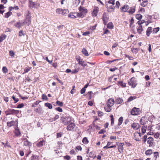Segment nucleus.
I'll list each match as a JSON object with an SVG mask.
<instances>
[{
  "instance_id": "obj_41",
  "label": "nucleus",
  "mask_w": 160,
  "mask_h": 160,
  "mask_svg": "<svg viewBox=\"0 0 160 160\" xmlns=\"http://www.w3.org/2000/svg\"><path fill=\"white\" fill-rule=\"evenodd\" d=\"M110 118L111 119V125L113 126L114 123V118H113V116L111 115L110 116Z\"/></svg>"
},
{
  "instance_id": "obj_16",
  "label": "nucleus",
  "mask_w": 160,
  "mask_h": 160,
  "mask_svg": "<svg viewBox=\"0 0 160 160\" xmlns=\"http://www.w3.org/2000/svg\"><path fill=\"white\" fill-rule=\"evenodd\" d=\"M152 32V27H149L146 31V35L147 36L149 37L150 36V33Z\"/></svg>"
},
{
  "instance_id": "obj_36",
  "label": "nucleus",
  "mask_w": 160,
  "mask_h": 160,
  "mask_svg": "<svg viewBox=\"0 0 160 160\" xmlns=\"http://www.w3.org/2000/svg\"><path fill=\"white\" fill-rule=\"evenodd\" d=\"M12 14V12H8L5 14L4 17L5 18H8Z\"/></svg>"
},
{
  "instance_id": "obj_64",
  "label": "nucleus",
  "mask_w": 160,
  "mask_h": 160,
  "mask_svg": "<svg viewBox=\"0 0 160 160\" xmlns=\"http://www.w3.org/2000/svg\"><path fill=\"white\" fill-rule=\"evenodd\" d=\"M90 33V32L89 31H87L86 32H84L83 34L82 35L83 36H87L88 34H89Z\"/></svg>"
},
{
  "instance_id": "obj_42",
  "label": "nucleus",
  "mask_w": 160,
  "mask_h": 160,
  "mask_svg": "<svg viewBox=\"0 0 160 160\" xmlns=\"http://www.w3.org/2000/svg\"><path fill=\"white\" fill-rule=\"evenodd\" d=\"M82 142L83 143H84L85 144H87L88 142V139L86 137H84L82 140Z\"/></svg>"
},
{
  "instance_id": "obj_46",
  "label": "nucleus",
  "mask_w": 160,
  "mask_h": 160,
  "mask_svg": "<svg viewBox=\"0 0 160 160\" xmlns=\"http://www.w3.org/2000/svg\"><path fill=\"white\" fill-rule=\"evenodd\" d=\"M159 27L154 28L153 29V30H152L153 33H157L159 31Z\"/></svg>"
},
{
  "instance_id": "obj_32",
  "label": "nucleus",
  "mask_w": 160,
  "mask_h": 160,
  "mask_svg": "<svg viewBox=\"0 0 160 160\" xmlns=\"http://www.w3.org/2000/svg\"><path fill=\"white\" fill-rule=\"evenodd\" d=\"M7 35L5 34H2L0 36V42H2L6 38Z\"/></svg>"
},
{
  "instance_id": "obj_54",
  "label": "nucleus",
  "mask_w": 160,
  "mask_h": 160,
  "mask_svg": "<svg viewBox=\"0 0 160 160\" xmlns=\"http://www.w3.org/2000/svg\"><path fill=\"white\" fill-rule=\"evenodd\" d=\"M55 110L60 112H62L63 111L62 109L60 107L56 108Z\"/></svg>"
},
{
  "instance_id": "obj_8",
  "label": "nucleus",
  "mask_w": 160,
  "mask_h": 160,
  "mask_svg": "<svg viewBox=\"0 0 160 160\" xmlns=\"http://www.w3.org/2000/svg\"><path fill=\"white\" fill-rule=\"evenodd\" d=\"M8 114H17L19 113L18 110H15L14 109H9L7 111Z\"/></svg>"
},
{
  "instance_id": "obj_27",
  "label": "nucleus",
  "mask_w": 160,
  "mask_h": 160,
  "mask_svg": "<svg viewBox=\"0 0 160 160\" xmlns=\"http://www.w3.org/2000/svg\"><path fill=\"white\" fill-rule=\"evenodd\" d=\"M112 107H110L107 105L105 107L104 109L105 111L108 112H110L112 109Z\"/></svg>"
},
{
  "instance_id": "obj_63",
  "label": "nucleus",
  "mask_w": 160,
  "mask_h": 160,
  "mask_svg": "<svg viewBox=\"0 0 160 160\" xmlns=\"http://www.w3.org/2000/svg\"><path fill=\"white\" fill-rule=\"evenodd\" d=\"M108 3L112 5H114L115 4V1L114 0H110L108 1Z\"/></svg>"
},
{
  "instance_id": "obj_28",
  "label": "nucleus",
  "mask_w": 160,
  "mask_h": 160,
  "mask_svg": "<svg viewBox=\"0 0 160 160\" xmlns=\"http://www.w3.org/2000/svg\"><path fill=\"white\" fill-rule=\"evenodd\" d=\"M24 145L26 146H29L31 145V143L28 140H26L24 142Z\"/></svg>"
},
{
  "instance_id": "obj_57",
  "label": "nucleus",
  "mask_w": 160,
  "mask_h": 160,
  "mask_svg": "<svg viewBox=\"0 0 160 160\" xmlns=\"http://www.w3.org/2000/svg\"><path fill=\"white\" fill-rule=\"evenodd\" d=\"M42 98L44 100H47L48 98L46 95L43 94L42 96Z\"/></svg>"
},
{
  "instance_id": "obj_24",
  "label": "nucleus",
  "mask_w": 160,
  "mask_h": 160,
  "mask_svg": "<svg viewBox=\"0 0 160 160\" xmlns=\"http://www.w3.org/2000/svg\"><path fill=\"white\" fill-rule=\"evenodd\" d=\"M147 121H145V118L144 117H142L140 120V124L142 125L145 124Z\"/></svg>"
},
{
  "instance_id": "obj_61",
  "label": "nucleus",
  "mask_w": 160,
  "mask_h": 160,
  "mask_svg": "<svg viewBox=\"0 0 160 160\" xmlns=\"http://www.w3.org/2000/svg\"><path fill=\"white\" fill-rule=\"evenodd\" d=\"M12 98L15 102L14 103H16L17 102H18L19 100L18 98H15V97L14 96L12 97Z\"/></svg>"
},
{
  "instance_id": "obj_4",
  "label": "nucleus",
  "mask_w": 160,
  "mask_h": 160,
  "mask_svg": "<svg viewBox=\"0 0 160 160\" xmlns=\"http://www.w3.org/2000/svg\"><path fill=\"white\" fill-rule=\"evenodd\" d=\"M31 22V16L30 13L28 12V14L27 15L24 22H23L24 23V25L25 24H27L28 26H29Z\"/></svg>"
},
{
  "instance_id": "obj_7",
  "label": "nucleus",
  "mask_w": 160,
  "mask_h": 160,
  "mask_svg": "<svg viewBox=\"0 0 160 160\" xmlns=\"http://www.w3.org/2000/svg\"><path fill=\"white\" fill-rule=\"evenodd\" d=\"M134 138L137 141H140L141 139V136L140 132H136L134 133Z\"/></svg>"
},
{
  "instance_id": "obj_40",
  "label": "nucleus",
  "mask_w": 160,
  "mask_h": 160,
  "mask_svg": "<svg viewBox=\"0 0 160 160\" xmlns=\"http://www.w3.org/2000/svg\"><path fill=\"white\" fill-rule=\"evenodd\" d=\"M14 124V122L12 121L10 122H7V125L9 127H11Z\"/></svg>"
},
{
  "instance_id": "obj_33",
  "label": "nucleus",
  "mask_w": 160,
  "mask_h": 160,
  "mask_svg": "<svg viewBox=\"0 0 160 160\" xmlns=\"http://www.w3.org/2000/svg\"><path fill=\"white\" fill-rule=\"evenodd\" d=\"M45 106L46 107H48L49 109H52V105L51 103L48 102L45 103Z\"/></svg>"
},
{
  "instance_id": "obj_34",
  "label": "nucleus",
  "mask_w": 160,
  "mask_h": 160,
  "mask_svg": "<svg viewBox=\"0 0 160 160\" xmlns=\"http://www.w3.org/2000/svg\"><path fill=\"white\" fill-rule=\"evenodd\" d=\"M135 11V8L134 7H132L128 11V12L132 14Z\"/></svg>"
},
{
  "instance_id": "obj_52",
  "label": "nucleus",
  "mask_w": 160,
  "mask_h": 160,
  "mask_svg": "<svg viewBox=\"0 0 160 160\" xmlns=\"http://www.w3.org/2000/svg\"><path fill=\"white\" fill-rule=\"evenodd\" d=\"M2 70L3 72L4 73H6L8 72V70L7 68L5 67H4L2 68Z\"/></svg>"
},
{
  "instance_id": "obj_19",
  "label": "nucleus",
  "mask_w": 160,
  "mask_h": 160,
  "mask_svg": "<svg viewBox=\"0 0 160 160\" xmlns=\"http://www.w3.org/2000/svg\"><path fill=\"white\" fill-rule=\"evenodd\" d=\"M15 130L14 132V133L15 135L17 136H18L19 135H20L21 134L18 128V127H16L15 128Z\"/></svg>"
},
{
  "instance_id": "obj_51",
  "label": "nucleus",
  "mask_w": 160,
  "mask_h": 160,
  "mask_svg": "<svg viewBox=\"0 0 160 160\" xmlns=\"http://www.w3.org/2000/svg\"><path fill=\"white\" fill-rule=\"evenodd\" d=\"M154 157L155 158V159L159 157V153L158 152H155L154 153Z\"/></svg>"
},
{
  "instance_id": "obj_18",
  "label": "nucleus",
  "mask_w": 160,
  "mask_h": 160,
  "mask_svg": "<svg viewBox=\"0 0 160 160\" xmlns=\"http://www.w3.org/2000/svg\"><path fill=\"white\" fill-rule=\"evenodd\" d=\"M129 7L127 5H125L121 8V10L122 11L126 12L129 9Z\"/></svg>"
},
{
  "instance_id": "obj_14",
  "label": "nucleus",
  "mask_w": 160,
  "mask_h": 160,
  "mask_svg": "<svg viewBox=\"0 0 160 160\" xmlns=\"http://www.w3.org/2000/svg\"><path fill=\"white\" fill-rule=\"evenodd\" d=\"M34 111L36 112V113H38L40 115L42 114L44 112V111L42 110L41 106L38 107L37 109H35Z\"/></svg>"
},
{
  "instance_id": "obj_31",
  "label": "nucleus",
  "mask_w": 160,
  "mask_h": 160,
  "mask_svg": "<svg viewBox=\"0 0 160 160\" xmlns=\"http://www.w3.org/2000/svg\"><path fill=\"white\" fill-rule=\"evenodd\" d=\"M143 31V29L142 28V26L140 25L139 27L137 28V31L139 33H141V32Z\"/></svg>"
},
{
  "instance_id": "obj_38",
  "label": "nucleus",
  "mask_w": 160,
  "mask_h": 160,
  "mask_svg": "<svg viewBox=\"0 0 160 160\" xmlns=\"http://www.w3.org/2000/svg\"><path fill=\"white\" fill-rule=\"evenodd\" d=\"M123 121V118L122 117H121L118 119V125L119 126L122 123Z\"/></svg>"
},
{
  "instance_id": "obj_12",
  "label": "nucleus",
  "mask_w": 160,
  "mask_h": 160,
  "mask_svg": "<svg viewBox=\"0 0 160 160\" xmlns=\"http://www.w3.org/2000/svg\"><path fill=\"white\" fill-rule=\"evenodd\" d=\"M124 145V144L123 143H120L118 145V150L120 153L123 152V146Z\"/></svg>"
},
{
  "instance_id": "obj_6",
  "label": "nucleus",
  "mask_w": 160,
  "mask_h": 160,
  "mask_svg": "<svg viewBox=\"0 0 160 160\" xmlns=\"http://www.w3.org/2000/svg\"><path fill=\"white\" fill-rule=\"evenodd\" d=\"M68 124V125L67 126V130L68 131H73L75 126V124L71 122L70 123Z\"/></svg>"
},
{
  "instance_id": "obj_59",
  "label": "nucleus",
  "mask_w": 160,
  "mask_h": 160,
  "mask_svg": "<svg viewBox=\"0 0 160 160\" xmlns=\"http://www.w3.org/2000/svg\"><path fill=\"white\" fill-rule=\"evenodd\" d=\"M37 155H32L31 157L32 160H35L37 159Z\"/></svg>"
},
{
  "instance_id": "obj_47",
  "label": "nucleus",
  "mask_w": 160,
  "mask_h": 160,
  "mask_svg": "<svg viewBox=\"0 0 160 160\" xmlns=\"http://www.w3.org/2000/svg\"><path fill=\"white\" fill-rule=\"evenodd\" d=\"M31 69V68L30 67H26L24 69V71L25 73H27L28 72L30 69Z\"/></svg>"
},
{
  "instance_id": "obj_48",
  "label": "nucleus",
  "mask_w": 160,
  "mask_h": 160,
  "mask_svg": "<svg viewBox=\"0 0 160 160\" xmlns=\"http://www.w3.org/2000/svg\"><path fill=\"white\" fill-rule=\"evenodd\" d=\"M148 4V2L145 1H142V2L141 4L142 6L143 7L146 6Z\"/></svg>"
},
{
  "instance_id": "obj_15",
  "label": "nucleus",
  "mask_w": 160,
  "mask_h": 160,
  "mask_svg": "<svg viewBox=\"0 0 160 160\" xmlns=\"http://www.w3.org/2000/svg\"><path fill=\"white\" fill-rule=\"evenodd\" d=\"M79 9L80 12L83 15L86 13L87 12V10L82 6H80Z\"/></svg>"
},
{
  "instance_id": "obj_50",
  "label": "nucleus",
  "mask_w": 160,
  "mask_h": 160,
  "mask_svg": "<svg viewBox=\"0 0 160 160\" xmlns=\"http://www.w3.org/2000/svg\"><path fill=\"white\" fill-rule=\"evenodd\" d=\"M92 91L88 92V93L87 94V95L88 96V98L91 99L92 98Z\"/></svg>"
},
{
  "instance_id": "obj_37",
  "label": "nucleus",
  "mask_w": 160,
  "mask_h": 160,
  "mask_svg": "<svg viewBox=\"0 0 160 160\" xmlns=\"http://www.w3.org/2000/svg\"><path fill=\"white\" fill-rule=\"evenodd\" d=\"M29 7L32 8H33L34 7L35 3L34 2H32L31 1H29Z\"/></svg>"
},
{
  "instance_id": "obj_55",
  "label": "nucleus",
  "mask_w": 160,
  "mask_h": 160,
  "mask_svg": "<svg viewBox=\"0 0 160 160\" xmlns=\"http://www.w3.org/2000/svg\"><path fill=\"white\" fill-rule=\"evenodd\" d=\"M9 54L11 57H13L15 55L14 52L12 50L9 51Z\"/></svg>"
},
{
  "instance_id": "obj_62",
  "label": "nucleus",
  "mask_w": 160,
  "mask_h": 160,
  "mask_svg": "<svg viewBox=\"0 0 160 160\" xmlns=\"http://www.w3.org/2000/svg\"><path fill=\"white\" fill-rule=\"evenodd\" d=\"M64 159L67 160H69L70 159L71 157L70 156L66 155L64 157Z\"/></svg>"
},
{
  "instance_id": "obj_3",
  "label": "nucleus",
  "mask_w": 160,
  "mask_h": 160,
  "mask_svg": "<svg viewBox=\"0 0 160 160\" xmlns=\"http://www.w3.org/2000/svg\"><path fill=\"white\" fill-rule=\"evenodd\" d=\"M128 84L132 88H134L137 85L136 79L134 77L131 78L128 82Z\"/></svg>"
},
{
  "instance_id": "obj_49",
  "label": "nucleus",
  "mask_w": 160,
  "mask_h": 160,
  "mask_svg": "<svg viewBox=\"0 0 160 160\" xmlns=\"http://www.w3.org/2000/svg\"><path fill=\"white\" fill-rule=\"evenodd\" d=\"M75 14L76 16V17H81L83 15V14L81 12L80 13H75Z\"/></svg>"
},
{
  "instance_id": "obj_5",
  "label": "nucleus",
  "mask_w": 160,
  "mask_h": 160,
  "mask_svg": "<svg viewBox=\"0 0 160 160\" xmlns=\"http://www.w3.org/2000/svg\"><path fill=\"white\" fill-rule=\"evenodd\" d=\"M67 12V10L65 9L58 8L56 10V12L58 14L65 15Z\"/></svg>"
},
{
  "instance_id": "obj_56",
  "label": "nucleus",
  "mask_w": 160,
  "mask_h": 160,
  "mask_svg": "<svg viewBox=\"0 0 160 160\" xmlns=\"http://www.w3.org/2000/svg\"><path fill=\"white\" fill-rule=\"evenodd\" d=\"M24 104L22 103H21V104H18L17 106V108H21L22 107H23L24 106Z\"/></svg>"
},
{
  "instance_id": "obj_25",
  "label": "nucleus",
  "mask_w": 160,
  "mask_h": 160,
  "mask_svg": "<svg viewBox=\"0 0 160 160\" xmlns=\"http://www.w3.org/2000/svg\"><path fill=\"white\" fill-rule=\"evenodd\" d=\"M107 28L110 29H112L113 28V25L111 22H110L107 25Z\"/></svg>"
},
{
  "instance_id": "obj_35",
  "label": "nucleus",
  "mask_w": 160,
  "mask_h": 160,
  "mask_svg": "<svg viewBox=\"0 0 160 160\" xmlns=\"http://www.w3.org/2000/svg\"><path fill=\"white\" fill-rule=\"evenodd\" d=\"M152 152V150L151 149H148L146 151L145 154L147 155H149L151 154Z\"/></svg>"
},
{
  "instance_id": "obj_22",
  "label": "nucleus",
  "mask_w": 160,
  "mask_h": 160,
  "mask_svg": "<svg viewBox=\"0 0 160 160\" xmlns=\"http://www.w3.org/2000/svg\"><path fill=\"white\" fill-rule=\"evenodd\" d=\"M82 52L86 56H88L89 55L88 51L85 48H84L82 49Z\"/></svg>"
},
{
  "instance_id": "obj_53",
  "label": "nucleus",
  "mask_w": 160,
  "mask_h": 160,
  "mask_svg": "<svg viewBox=\"0 0 160 160\" xmlns=\"http://www.w3.org/2000/svg\"><path fill=\"white\" fill-rule=\"evenodd\" d=\"M41 101H36L32 105V107H34L35 105H38Z\"/></svg>"
},
{
  "instance_id": "obj_45",
  "label": "nucleus",
  "mask_w": 160,
  "mask_h": 160,
  "mask_svg": "<svg viewBox=\"0 0 160 160\" xmlns=\"http://www.w3.org/2000/svg\"><path fill=\"white\" fill-rule=\"evenodd\" d=\"M136 18L138 20H140L142 18V16L140 14H138L136 15Z\"/></svg>"
},
{
  "instance_id": "obj_60",
  "label": "nucleus",
  "mask_w": 160,
  "mask_h": 160,
  "mask_svg": "<svg viewBox=\"0 0 160 160\" xmlns=\"http://www.w3.org/2000/svg\"><path fill=\"white\" fill-rule=\"evenodd\" d=\"M120 5V4L119 1H117L116 2V6L115 7L118 8H119V6Z\"/></svg>"
},
{
  "instance_id": "obj_11",
  "label": "nucleus",
  "mask_w": 160,
  "mask_h": 160,
  "mask_svg": "<svg viewBox=\"0 0 160 160\" xmlns=\"http://www.w3.org/2000/svg\"><path fill=\"white\" fill-rule=\"evenodd\" d=\"M114 102L113 99L110 98L107 101V105L110 107H112L113 105Z\"/></svg>"
},
{
  "instance_id": "obj_20",
  "label": "nucleus",
  "mask_w": 160,
  "mask_h": 160,
  "mask_svg": "<svg viewBox=\"0 0 160 160\" xmlns=\"http://www.w3.org/2000/svg\"><path fill=\"white\" fill-rule=\"evenodd\" d=\"M24 25V23H21L19 21L17 22L15 24H14V26L18 28H19L21 26Z\"/></svg>"
},
{
  "instance_id": "obj_58",
  "label": "nucleus",
  "mask_w": 160,
  "mask_h": 160,
  "mask_svg": "<svg viewBox=\"0 0 160 160\" xmlns=\"http://www.w3.org/2000/svg\"><path fill=\"white\" fill-rule=\"evenodd\" d=\"M78 71H79L78 69H75L71 71V72L72 73H77L78 72Z\"/></svg>"
},
{
  "instance_id": "obj_44",
  "label": "nucleus",
  "mask_w": 160,
  "mask_h": 160,
  "mask_svg": "<svg viewBox=\"0 0 160 160\" xmlns=\"http://www.w3.org/2000/svg\"><path fill=\"white\" fill-rule=\"evenodd\" d=\"M56 104L58 105V106L62 107L63 106V103L62 102H61L60 101H57L56 103Z\"/></svg>"
},
{
  "instance_id": "obj_1",
  "label": "nucleus",
  "mask_w": 160,
  "mask_h": 160,
  "mask_svg": "<svg viewBox=\"0 0 160 160\" xmlns=\"http://www.w3.org/2000/svg\"><path fill=\"white\" fill-rule=\"evenodd\" d=\"M61 120L62 123L64 125H67L69 124L72 121L71 118L69 117H62Z\"/></svg>"
},
{
  "instance_id": "obj_23",
  "label": "nucleus",
  "mask_w": 160,
  "mask_h": 160,
  "mask_svg": "<svg viewBox=\"0 0 160 160\" xmlns=\"http://www.w3.org/2000/svg\"><path fill=\"white\" fill-rule=\"evenodd\" d=\"M45 144V141L44 140L40 141L37 144V146L38 147H41Z\"/></svg>"
},
{
  "instance_id": "obj_13",
  "label": "nucleus",
  "mask_w": 160,
  "mask_h": 160,
  "mask_svg": "<svg viewBox=\"0 0 160 160\" xmlns=\"http://www.w3.org/2000/svg\"><path fill=\"white\" fill-rule=\"evenodd\" d=\"M153 138L151 137H150L147 138V142L149 144V147H152V146L153 144Z\"/></svg>"
},
{
  "instance_id": "obj_26",
  "label": "nucleus",
  "mask_w": 160,
  "mask_h": 160,
  "mask_svg": "<svg viewBox=\"0 0 160 160\" xmlns=\"http://www.w3.org/2000/svg\"><path fill=\"white\" fill-rule=\"evenodd\" d=\"M123 102L122 99L120 98H118L116 100V102L117 104H119L122 103Z\"/></svg>"
},
{
  "instance_id": "obj_39",
  "label": "nucleus",
  "mask_w": 160,
  "mask_h": 160,
  "mask_svg": "<svg viewBox=\"0 0 160 160\" xmlns=\"http://www.w3.org/2000/svg\"><path fill=\"white\" fill-rule=\"evenodd\" d=\"M26 34L24 33L22 30L20 31L19 32V37H21L22 36L24 37L25 36Z\"/></svg>"
},
{
  "instance_id": "obj_43",
  "label": "nucleus",
  "mask_w": 160,
  "mask_h": 160,
  "mask_svg": "<svg viewBox=\"0 0 160 160\" xmlns=\"http://www.w3.org/2000/svg\"><path fill=\"white\" fill-rule=\"evenodd\" d=\"M136 98L135 96H131L128 100V102H130Z\"/></svg>"
},
{
  "instance_id": "obj_21",
  "label": "nucleus",
  "mask_w": 160,
  "mask_h": 160,
  "mask_svg": "<svg viewBox=\"0 0 160 160\" xmlns=\"http://www.w3.org/2000/svg\"><path fill=\"white\" fill-rule=\"evenodd\" d=\"M77 61L78 62V64H79L81 65L83 67H85L87 66V63H86L84 61H81L80 59H79Z\"/></svg>"
},
{
  "instance_id": "obj_9",
  "label": "nucleus",
  "mask_w": 160,
  "mask_h": 160,
  "mask_svg": "<svg viewBox=\"0 0 160 160\" xmlns=\"http://www.w3.org/2000/svg\"><path fill=\"white\" fill-rule=\"evenodd\" d=\"M104 24L106 25L108 21L109 18L105 13H104L102 17Z\"/></svg>"
},
{
  "instance_id": "obj_10",
  "label": "nucleus",
  "mask_w": 160,
  "mask_h": 160,
  "mask_svg": "<svg viewBox=\"0 0 160 160\" xmlns=\"http://www.w3.org/2000/svg\"><path fill=\"white\" fill-rule=\"evenodd\" d=\"M132 128L135 130H137L139 129L140 128L139 124L136 122H134L132 124L131 126Z\"/></svg>"
},
{
  "instance_id": "obj_29",
  "label": "nucleus",
  "mask_w": 160,
  "mask_h": 160,
  "mask_svg": "<svg viewBox=\"0 0 160 160\" xmlns=\"http://www.w3.org/2000/svg\"><path fill=\"white\" fill-rule=\"evenodd\" d=\"M68 16L72 18H76V16L75 14V13H73L72 12L70 13L69 15Z\"/></svg>"
},
{
  "instance_id": "obj_30",
  "label": "nucleus",
  "mask_w": 160,
  "mask_h": 160,
  "mask_svg": "<svg viewBox=\"0 0 160 160\" xmlns=\"http://www.w3.org/2000/svg\"><path fill=\"white\" fill-rule=\"evenodd\" d=\"M147 128V126H143L142 127V132L143 134L145 133L146 129Z\"/></svg>"
},
{
  "instance_id": "obj_17",
  "label": "nucleus",
  "mask_w": 160,
  "mask_h": 160,
  "mask_svg": "<svg viewBox=\"0 0 160 160\" xmlns=\"http://www.w3.org/2000/svg\"><path fill=\"white\" fill-rule=\"evenodd\" d=\"M98 9L99 8L98 7H95L94 8L92 13L93 16H96L97 15V13L99 11Z\"/></svg>"
},
{
  "instance_id": "obj_2",
  "label": "nucleus",
  "mask_w": 160,
  "mask_h": 160,
  "mask_svg": "<svg viewBox=\"0 0 160 160\" xmlns=\"http://www.w3.org/2000/svg\"><path fill=\"white\" fill-rule=\"evenodd\" d=\"M141 112L140 109L139 108L134 107L131 110V113L132 115H138Z\"/></svg>"
}]
</instances>
